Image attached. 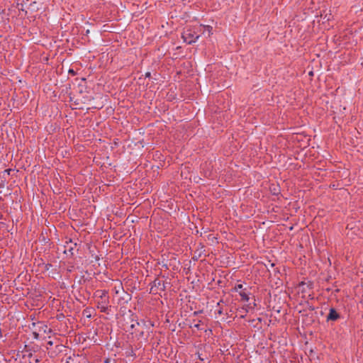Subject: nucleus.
<instances>
[{
	"label": "nucleus",
	"instance_id": "obj_7",
	"mask_svg": "<svg viewBox=\"0 0 363 363\" xmlns=\"http://www.w3.org/2000/svg\"><path fill=\"white\" fill-rule=\"evenodd\" d=\"M140 326V323L138 321H135L134 323H131L130 328V332L133 334L134 332L137 330V328Z\"/></svg>",
	"mask_w": 363,
	"mask_h": 363
},
{
	"label": "nucleus",
	"instance_id": "obj_13",
	"mask_svg": "<svg viewBox=\"0 0 363 363\" xmlns=\"http://www.w3.org/2000/svg\"><path fill=\"white\" fill-rule=\"evenodd\" d=\"M206 28L207 29V30H208V35H210V34H211V29H212V27H211V26H207Z\"/></svg>",
	"mask_w": 363,
	"mask_h": 363
},
{
	"label": "nucleus",
	"instance_id": "obj_1",
	"mask_svg": "<svg viewBox=\"0 0 363 363\" xmlns=\"http://www.w3.org/2000/svg\"><path fill=\"white\" fill-rule=\"evenodd\" d=\"M199 37V35H196L194 32H192L190 30H187L182 34V38L184 42L187 43L188 44H191L192 43L195 42V40L198 39Z\"/></svg>",
	"mask_w": 363,
	"mask_h": 363
},
{
	"label": "nucleus",
	"instance_id": "obj_18",
	"mask_svg": "<svg viewBox=\"0 0 363 363\" xmlns=\"http://www.w3.org/2000/svg\"><path fill=\"white\" fill-rule=\"evenodd\" d=\"M252 305H253V307L256 306V303L255 302L252 303ZM251 308H252V306H251Z\"/></svg>",
	"mask_w": 363,
	"mask_h": 363
},
{
	"label": "nucleus",
	"instance_id": "obj_8",
	"mask_svg": "<svg viewBox=\"0 0 363 363\" xmlns=\"http://www.w3.org/2000/svg\"><path fill=\"white\" fill-rule=\"evenodd\" d=\"M240 296H241V298L242 301H249V296L245 291H240Z\"/></svg>",
	"mask_w": 363,
	"mask_h": 363
},
{
	"label": "nucleus",
	"instance_id": "obj_5",
	"mask_svg": "<svg viewBox=\"0 0 363 363\" xmlns=\"http://www.w3.org/2000/svg\"><path fill=\"white\" fill-rule=\"evenodd\" d=\"M108 303H102V301L98 302V308H100L101 312L106 313L108 310Z\"/></svg>",
	"mask_w": 363,
	"mask_h": 363
},
{
	"label": "nucleus",
	"instance_id": "obj_12",
	"mask_svg": "<svg viewBox=\"0 0 363 363\" xmlns=\"http://www.w3.org/2000/svg\"><path fill=\"white\" fill-rule=\"evenodd\" d=\"M33 337H34V338H35V339H38V337H39V334H38V333H36V332H33Z\"/></svg>",
	"mask_w": 363,
	"mask_h": 363
},
{
	"label": "nucleus",
	"instance_id": "obj_2",
	"mask_svg": "<svg viewBox=\"0 0 363 363\" xmlns=\"http://www.w3.org/2000/svg\"><path fill=\"white\" fill-rule=\"evenodd\" d=\"M340 318V313L334 308H330L329 313L327 315V321H335Z\"/></svg>",
	"mask_w": 363,
	"mask_h": 363
},
{
	"label": "nucleus",
	"instance_id": "obj_17",
	"mask_svg": "<svg viewBox=\"0 0 363 363\" xmlns=\"http://www.w3.org/2000/svg\"><path fill=\"white\" fill-rule=\"evenodd\" d=\"M199 312L196 311V312H194V315H199Z\"/></svg>",
	"mask_w": 363,
	"mask_h": 363
},
{
	"label": "nucleus",
	"instance_id": "obj_4",
	"mask_svg": "<svg viewBox=\"0 0 363 363\" xmlns=\"http://www.w3.org/2000/svg\"><path fill=\"white\" fill-rule=\"evenodd\" d=\"M66 243H67V245H65L66 250H68L71 253V255H73L74 254L73 250L76 247L77 243H73L72 240H69V241L67 242Z\"/></svg>",
	"mask_w": 363,
	"mask_h": 363
},
{
	"label": "nucleus",
	"instance_id": "obj_11",
	"mask_svg": "<svg viewBox=\"0 0 363 363\" xmlns=\"http://www.w3.org/2000/svg\"><path fill=\"white\" fill-rule=\"evenodd\" d=\"M201 320H199L198 323H196V324H195V325H194V328H197L198 330H201V328H200V323H201Z\"/></svg>",
	"mask_w": 363,
	"mask_h": 363
},
{
	"label": "nucleus",
	"instance_id": "obj_6",
	"mask_svg": "<svg viewBox=\"0 0 363 363\" xmlns=\"http://www.w3.org/2000/svg\"><path fill=\"white\" fill-rule=\"evenodd\" d=\"M152 284H153V285H152V288H151V291H153V288H154V287H157V288H158V287H160L161 285H162V289H163V290L164 289V287H165V286H164V283H163V284H162V283H161V281H160V280H159L158 279H155V281H153Z\"/></svg>",
	"mask_w": 363,
	"mask_h": 363
},
{
	"label": "nucleus",
	"instance_id": "obj_3",
	"mask_svg": "<svg viewBox=\"0 0 363 363\" xmlns=\"http://www.w3.org/2000/svg\"><path fill=\"white\" fill-rule=\"evenodd\" d=\"M96 294L102 301V303H106V302H108V297L107 296L106 291H97Z\"/></svg>",
	"mask_w": 363,
	"mask_h": 363
},
{
	"label": "nucleus",
	"instance_id": "obj_10",
	"mask_svg": "<svg viewBox=\"0 0 363 363\" xmlns=\"http://www.w3.org/2000/svg\"><path fill=\"white\" fill-rule=\"evenodd\" d=\"M243 287L242 284H238L235 286V290L238 291V289H242Z\"/></svg>",
	"mask_w": 363,
	"mask_h": 363
},
{
	"label": "nucleus",
	"instance_id": "obj_14",
	"mask_svg": "<svg viewBox=\"0 0 363 363\" xmlns=\"http://www.w3.org/2000/svg\"><path fill=\"white\" fill-rule=\"evenodd\" d=\"M143 335H144V332L143 330L139 331V337H142Z\"/></svg>",
	"mask_w": 363,
	"mask_h": 363
},
{
	"label": "nucleus",
	"instance_id": "obj_16",
	"mask_svg": "<svg viewBox=\"0 0 363 363\" xmlns=\"http://www.w3.org/2000/svg\"><path fill=\"white\" fill-rule=\"evenodd\" d=\"M218 314H221V313H223V312H222V310H221V309H220V310L218 311Z\"/></svg>",
	"mask_w": 363,
	"mask_h": 363
},
{
	"label": "nucleus",
	"instance_id": "obj_9",
	"mask_svg": "<svg viewBox=\"0 0 363 363\" xmlns=\"http://www.w3.org/2000/svg\"><path fill=\"white\" fill-rule=\"evenodd\" d=\"M84 315L86 316V318H91V313H89V309H88V308H86V309H85V310L84 311Z\"/></svg>",
	"mask_w": 363,
	"mask_h": 363
},
{
	"label": "nucleus",
	"instance_id": "obj_15",
	"mask_svg": "<svg viewBox=\"0 0 363 363\" xmlns=\"http://www.w3.org/2000/svg\"><path fill=\"white\" fill-rule=\"evenodd\" d=\"M150 75H151L150 72H147V73L145 74V77H150Z\"/></svg>",
	"mask_w": 363,
	"mask_h": 363
}]
</instances>
